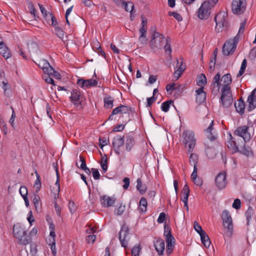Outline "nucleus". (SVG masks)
<instances>
[{"label":"nucleus","instance_id":"1","mask_svg":"<svg viewBox=\"0 0 256 256\" xmlns=\"http://www.w3.org/2000/svg\"><path fill=\"white\" fill-rule=\"evenodd\" d=\"M216 23V30L218 32H222L223 28L228 26V14L225 12H218L214 18Z\"/></svg>","mask_w":256,"mask_h":256},{"label":"nucleus","instance_id":"2","mask_svg":"<svg viewBox=\"0 0 256 256\" xmlns=\"http://www.w3.org/2000/svg\"><path fill=\"white\" fill-rule=\"evenodd\" d=\"M238 42V36H234L233 39L227 40L222 46L223 54L226 56L232 54L235 51Z\"/></svg>","mask_w":256,"mask_h":256},{"label":"nucleus","instance_id":"3","mask_svg":"<svg viewBox=\"0 0 256 256\" xmlns=\"http://www.w3.org/2000/svg\"><path fill=\"white\" fill-rule=\"evenodd\" d=\"M70 99L78 110H80L83 108V102L85 98L80 90H73L71 92Z\"/></svg>","mask_w":256,"mask_h":256},{"label":"nucleus","instance_id":"4","mask_svg":"<svg viewBox=\"0 0 256 256\" xmlns=\"http://www.w3.org/2000/svg\"><path fill=\"white\" fill-rule=\"evenodd\" d=\"M220 102L226 108L230 107L232 104L233 98L231 90H221Z\"/></svg>","mask_w":256,"mask_h":256},{"label":"nucleus","instance_id":"5","mask_svg":"<svg viewBox=\"0 0 256 256\" xmlns=\"http://www.w3.org/2000/svg\"><path fill=\"white\" fill-rule=\"evenodd\" d=\"M249 128L248 125L239 126L234 131V134L242 138L244 143L248 142L251 139V135L248 132Z\"/></svg>","mask_w":256,"mask_h":256},{"label":"nucleus","instance_id":"6","mask_svg":"<svg viewBox=\"0 0 256 256\" xmlns=\"http://www.w3.org/2000/svg\"><path fill=\"white\" fill-rule=\"evenodd\" d=\"M128 226L124 224L121 227L119 232L118 238L122 246L124 248H127L130 238L128 236L129 234Z\"/></svg>","mask_w":256,"mask_h":256},{"label":"nucleus","instance_id":"7","mask_svg":"<svg viewBox=\"0 0 256 256\" xmlns=\"http://www.w3.org/2000/svg\"><path fill=\"white\" fill-rule=\"evenodd\" d=\"M184 143L188 144V152H192L196 144L194 133L190 130H186L183 132Z\"/></svg>","mask_w":256,"mask_h":256},{"label":"nucleus","instance_id":"8","mask_svg":"<svg viewBox=\"0 0 256 256\" xmlns=\"http://www.w3.org/2000/svg\"><path fill=\"white\" fill-rule=\"evenodd\" d=\"M246 0H233L232 4V12L236 14H241L246 10Z\"/></svg>","mask_w":256,"mask_h":256},{"label":"nucleus","instance_id":"9","mask_svg":"<svg viewBox=\"0 0 256 256\" xmlns=\"http://www.w3.org/2000/svg\"><path fill=\"white\" fill-rule=\"evenodd\" d=\"M212 8L209 2H204L202 3L198 11V17L202 20H206L209 17Z\"/></svg>","mask_w":256,"mask_h":256},{"label":"nucleus","instance_id":"10","mask_svg":"<svg viewBox=\"0 0 256 256\" xmlns=\"http://www.w3.org/2000/svg\"><path fill=\"white\" fill-rule=\"evenodd\" d=\"M224 226L227 228L229 231L232 230V220L231 216L228 210H224L222 214Z\"/></svg>","mask_w":256,"mask_h":256},{"label":"nucleus","instance_id":"11","mask_svg":"<svg viewBox=\"0 0 256 256\" xmlns=\"http://www.w3.org/2000/svg\"><path fill=\"white\" fill-rule=\"evenodd\" d=\"M226 178V176L225 172H220L216 176L215 182L218 189L222 190L226 186L227 184Z\"/></svg>","mask_w":256,"mask_h":256},{"label":"nucleus","instance_id":"12","mask_svg":"<svg viewBox=\"0 0 256 256\" xmlns=\"http://www.w3.org/2000/svg\"><path fill=\"white\" fill-rule=\"evenodd\" d=\"M124 136H117L113 138L112 144L114 148V150L116 154H120V146L124 145Z\"/></svg>","mask_w":256,"mask_h":256},{"label":"nucleus","instance_id":"13","mask_svg":"<svg viewBox=\"0 0 256 256\" xmlns=\"http://www.w3.org/2000/svg\"><path fill=\"white\" fill-rule=\"evenodd\" d=\"M116 201L114 197H110L106 195H103L100 197V202L102 206L104 207L113 206Z\"/></svg>","mask_w":256,"mask_h":256},{"label":"nucleus","instance_id":"14","mask_svg":"<svg viewBox=\"0 0 256 256\" xmlns=\"http://www.w3.org/2000/svg\"><path fill=\"white\" fill-rule=\"evenodd\" d=\"M156 38L164 40L165 37L163 34L157 32H154L152 34V39L150 41L152 48H160L162 46V44H158L156 40Z\"/></svg>","mask_w":256,"mask_h":256},{"label":"nucleus","instance_id":"15","mask_svg":"<svg viewBox=\"0 0 256 256\" xmlns=\"http://www.w3.org/2000/svg\"><path fill=\"white\" fill-rule=\"evenodd\" d=\"M204 88L201 86L198 89L196 90V102L198 104L204 103L206 98V92L204 90Z\"/></svg>","mask_w":256,"mask_h":256},{"label":"nucleus","instance_id":"16","mask_svg":"<svg viewBox=\"0 0 256 256\" xmlns=\"http://www.w3.org/2000/svg\"><path fill=\"white\" fill-rule=\"evenodd\" d=\"M177 64L175 68H177L174 73V77L178 80L180 76L184 70L186 66L183 65L182 60L180 62H179L178 59H176Z\"/></svg>","mask_w":256,"mask_h":256},{"label":"nucleus","instance_id":"17","mask_svg":"<svg viewBox=\"0 0 256 256\" xmlns=\"http://www.w3.org/2000/svg\"><path fill=\"white\" fill-rule=\"evenodd\" d=\"M220 78V74L219 72L217 73L213 78V81L210 84V88L212 92H218L220 88V84L219 82Z\"/></svg>","mask_w":256,"mask_h":256},{"label":"nucleus","instance_id":"18","mask_svg":"<svg viewBox=\"0 0 256 256\" xmlns=\"http://www.w3.org/2000/svg\"><path fill=\"white\" fill-rule=\"evenodd\" d=\"M222 82H223L224 86L221 90H230V85L232 83V79L230 74L224 75L222 78Z\"/></svg>","mask_w":256,"mask_h":256},{"label":"nucleus","instance_id":"19","mask_svg":"<svg viewBox=\"0 0 256 256\" xmlns=\"http://www.w3.org/2000/svg\"><path fill=\"white\" fill-rule=\"evenodd\" d=\"M13 234L16 239L19 238L22 236L26 234V230L20 225L17 224L14 226Z\"/></svg>","mask_w":256,"mask_h":256},{"label":"nucleus","instance_id":"20","mask_svg":"<svg viewBox=\"0 0 256 256\" xmlns=\"http://www.w3.org/2000/svg\"><path fill=\"white\" fill-rule=\"evenodd\" d=\"M42 62L43 63V66L42 67V68L44 73V74L52 76V73L54 72V68L50 64L49 62L46 60H42Z\"/></svg>","mask_w":256,"mask_h":256},{"label":"nucleus","instance_id":"21","mask_svg":"<svg viewBox=\"0 0 256 256\" xmlns=\"http://www.w3.org/2000/svg\"><path fill=\"white\" fill-rule=\"evenodd\" d=\"M234 106L236 111L240 115L242 116L244 113L245 103L242 98L238 100V103H234Z\"/></svg>","mask_w":256,"mask_h":256},{"label":"nucleus","instance_id":"22","mask_svg":"<svg viewBox=\"0 0 256 256\" xmlns=\"http://www.w3.org/2000/svg\"><path fill=\"white\" fill-rule=\"evenodd\" d=\"M164 242L162 239H158L154 243V247L159 255H163L164 250Z\"/></svg>","mask_w":256,"mask_h":256},{"label":"nucleus","instance_id":"23","mask_svg":"<svg viewBox=\"0 0 256 256\" xmlns=\"http://www.w3.org/2000/svg\"><path fill=\"white\" fill-rule=\"evenodd\" d=\"M0 54L6 59L11 56L10 50L3 42H0Z\"/></svg>","mask_w":256,"mask_h":256},{"label":"nucleus","instance_id":"24","mask_svg":"<svg viewBox=\"0 0 256 256\" xmlns=\"http://www.w3.org/2000/svg\"><path fill=\"white\" fill-rule=\"evenodd\" d=\"M198 160V157L195 154H191L190 156L189 162L192 166H194V176L196 174V171H198L196 166Z\"/></svg>","mask_w":256,"mask_h":256},{"label":"nucleus","instance_id":"25","mask_svg":"<svg viewBox=\"0 0 256 256\" xmlns=\"http://www.w3.org/2000/svg\"><path fill=\"white\" fill-rule=\"evenodd\" d=\"M238 152H239L248 157L253 156L254 155V153L251 148L245 144L243 146L240 150H238Z\"/></svg>","mask_w":256,"mask_h":256},{"label":"nucleus","instance_id":"26","mask_svg":"<svg viewBox=\"0 0 256 256\" xmlns=\"http://www.w3.org/2000/svg\"><path fill=\"white\" fill-rule=\"evenodd\" d=\"M226 144L228 148H230L234 150V152H238V146L236 145V142L230 134V138L226 142Z\"/></svg>","mask_w":256,"mask_h":256},{"label":"nucleus","instance_id":"27","mask_svg":"<svg viewBox=\"0 0 256 256\" xmlns=\"http://www.w3.org/2000/svg\"><path fill=\"white\" fill-rule=\"evenodd\" d=\"M104 102L106 108H111L114 106V98L110 96H106L104 98Z\"/></svg>","mask_w":256,"mask_h":256},{"label":"nucleus","instance_id":"28","mask_svg":"<svg viewBox=\"0 0 256 256\" xmlns=\"http://www.w3.org/2000/svg\"><path fill=\"white\" fill-rule=\"evenodd\" d=\"M31 241V238L29 236H28L26 234L22 236L18 239V242L19 244L20 245H27L30 244Z\"/></svg>","mask_w":256,"mask_h":256},{"label":"nucleus","instance_id":"29","mask_svg":"<svg viewBox=\"0 0 256 256\" xmlns=\"http://www.w3.org/2000/svg\"><path fill=\"white\" fill-rule=\"evenodd\" d=\"M200 236L201 242L204 246L206 248H209L211 244V242L210 238L206 232L202 233V234L200 235Z\"/></svg>","mask_w":256,"mask_h":256},{"label":"nucleus","instance_id":"30","mask_svg":"<svg viewBox=\"0 0 256 256\" xmlns=\"http://www.w3.org/2000/svg\"><path fill=\"white\" fill-rule=\"evenodd\" d=\"M137 184L136 186L137 190L141 194H144L147 190V187L145 184H142V180L140 178H138L136 180Z\"/></svg>","mask_w":256,"mask_h":256},{"label":"nucleus","instance_id":"31","mask_svg":"<svg viewBox=\"0 0 256 256\" xmlns=\"http://www.w3.org/2000/svg\"><path fill=\"white\" fill-rule=\"evenodd\" d=\"M135 144V140L134 137L128 136H126V150L127 151H130L132 147Z\"/></svg>","mask_w":256,"mask_h":256},{"label":"nucleus","instance_id":"32","mask_svg":"<svg viewBox=\"0 0 256 256\" xmlns=\"http://www.w3.org/2000/svg\"><path fill=\"white\" fill-rule=\"evenodd\" d=\"M182 193V197L181 198V200L184 201H188V198L190 194V188L187 184L184 185Z\"/></svg>","mask_w":256,"mask_h":256},{"label":"nucleus","instance_id":"33","mask_svg":"<svg viewBox=\"0 0 256 256\" xmlns=\"http://www.w3.org/2000/svg\"><path fill=\"white\" fill-rule=\"evenodd\" d=\"M254 214V210L251 206H249L245 212V216L247 221V225L250 224V222L252 219V217Z\"/></svg>","mask_w":256,"mask_h":256},{"label":"nucleus","instance_id":"34","mask_svg":"<svg viewBox=\"0 0 256 256\" xmlns=\"http://www.w3.org/2000/svg\"><path fill=\"white\" fill-rule=\"evenodd\" d=\"M196 81L197 84L199 86H202L206 84L207 81L206 78L205 74H202L200 75H199L197 78Z\"/></svg>","mask_w":256,"mask_h":256},{"label":"nucleus","instance_id":"35","mask_svg":"<svg viewBox=\"0 0 256 256\" xmlns=\"http://www.w3.org/2000/svg\"><path fill=\"white\" fill-rule=\"evenodd\" d=\"M172 239L168 238L166 240V251L168 254H170L174 248V245L172 244Z\"/></svg>","mask_w":256,"mask_h":256},{"label":"nucleus","instance_id":"36","mask_svg":"<svg viewBox=\"0 0 256 256\" xmlns=\"http://www.w3.org/2000/svg\"><path fill=\"white\" fill-rule=\"evenodd\" d=\"M198 171H196V174L194 176V172H192L191 174V178L192 179V182H194L196 186H202V181L201 178H198L197 175Z\"/></svg>","mask_w":256,"mask_h":256},{"label":"nucleus","instance_id":"37","mask_svg":"<svg viewBox=\"0 0 256 256\" xmlns=\"http://www.w3.org/2000/svg\"><path fill=\"white\" fill-rule=\"evenodd\" d=\"M213 124H214V121L212 120L210 124V126H208V127L206 130V132L208 134V138L211 141H213L214 140H216V137L214 136H212V129Z\"/></svg>","mask_w":256,"mask_h":256},{"label":"nucleus","instance_id":"38","mask_svg":"<svg viewBox=\"0 0 256 256\" xmlns=\"http://www.w3.org/2000/svg\"><path fill=\"white\" fill-rule=\"evenodd\" d=\"M172 103H173V100H169L162 102L161 105L162 110L165 112H168L169 110L170 104Z\"/></svg>","mask_w":256,"mask_h":256},{"label":"nucleus","instance_id":"39","mask_svg":"<svg viewBox=\"0 0 256 256\" xmlns=\"http://www.w3.org/2000/svg\"><path fill=\"white\" fill-rule=\"evenodd\" d=\"M164 236H165L166 240L168 238H173L174 240V237H172L171 233V228L170 226H168L166 224H164Z\"/></svg>","mask_w":256,"mask_h":256},{"label":"nucleus","instance_id":"40","mask_svg":"<svg viewBox=\"0 0 256 256\" xmlns=\"http://www.w3.org/2000/svg\"><path fill=\"white\" fill-rule=\"evenodd\" d=\"M247 61L246 59H244L241 64V66L238 74H237V77H240L242 76L244 72V71L246 68Z\"/></svg>","mask_w":256,"mask_h":256},{"label":"nucleus","instance_id":"41","mask_svg":"<svg viewBox=\"0 0 256 256\" xmlns=\"http://www.w3.org/2000/svg\"><path fill=\"white\" fill-rule=\"evenodd\" d=\"M48 224H49V229L50 230V236H56L55 233V226L54 224H53L51 219L48 220L46 219Z\"/></svg>","mask_w":256,"mask_h":256},{"label":"nucleus","instance_id":"42","mask_svg":"<svg viewBox=\"0 0 256 256\" xmlns=\"http://www.w3.org/2000/svg\"><path fill=\"white\" fill-rule=\"evenodd\" d=\"M141 250L140 244L134 246L132 250V256H139Z\"/></svg>","mask_w":256,"mask_h":256},{"label":"nucleus","instance_id":"43","mask_svg":"<svg viewBox=\"0 0 256 256\" xmlns=\"http://www.w3.org/2000/svg\"><path fill=\"white\" fill-rule=\"evenodd\" d=\"M246 20H245L242 22L240 23L239 30L238 32V34L236 36H238L239 40H240V35L242 34H244V28L246 25Z\"/></svg>","mask_w":256,"mask_h":256},{"label":"nucleus","instance_id":"44","mask_svg":"<svg viewBox=\"0 0 256 256\" xmlns=\"http://www.w3.org/2000/svg\"><path fill=\"white\" fill-rule=\"evenodd\" d=\"M35 173L36 177V179L35 182V185L36 186V192H38L41 187L40 178L36 171Z\"/></svg>","mask_w":256,"mask_h":256},{"label":"nucleus","instance_id":"45","mask_svg":"<svg viewBox=\"0 0 256 256\" xmlns=\"http://www.w3.org/2000/svg\"><path fill=\"white\" fill-rule=\"evenodd\" d=\"M164 50H165V52L166 53H168V54L170 55V56L171 57V55H170V54L172 52V48H171V46H170V40H169V38H168L166 39V44L164 46Z\"/></svg>","mask_w":256,"mask_h":256},{"label":"nucleus","instance_id":"46","mask_svg":"<svg viewBox=\"0 0 256 256\" xmlns=\"http://www.w3.org/2000/svg\"><path fill=\"white\" fill-rule=\"evenodd\" d=\"M98 82L94 79H89L86 80V88H90L91 86H96Z\"/></svg>","mask_w":256,"mask_h":256},{"label":"nucleus","instance_id":"47","mask_svg":"<svg viewBox=\"0 0 256 256\" xmlns=\"http://www.w3.org/2000/svg\"><path fill=\"white\" fill-rule=\"evenodd\" d=\"M256 89L254 90L248 96L247 100L248 103H254V102L256 101Z\"/></svg>","mask_w":256,"mask_h":256},{"label":"nucleus","instance_id":"48","mask_svg":"<svg viewBox=\"0 0 256 256\" xmlns=\"http://www.w3.org/2000/svg\"><path fill=\"white\" fill-rule=\"evenodd\" d=\"M168 15L170 16H173L174 18H176L178 22H181L182 20V16L175 12H168Z\"/></svg>","mask_w":256,"mask_h":256},{"label":"nucleus","instance_id":"49","mask_svg":"<svg viewBox=\"0 0 256 256\" xmlns=\"http://www.w3.org/2000/svg\"><path fill=\"white\" fill-rule=\"evenodd\" d=\"M125 205L120 204L118 207L115 210V213L117 216H121L125 210Z\"/></svg>","mask_w":256,"mask_h":256},{"label":"nucleus","instance_id":"50","mask_svg":"<svg viewBox=\"0 0 256 256\" xmlns=\"http://www.w3.org/2000/svg\"><path fill=\"white\" fill-rule=\"evenodd\" d=\"M40 198L38 195V194H34V198L33 199V202L34 204L36 209V210H38L40 209Z\"/></svg>","mask_w":256,"mask_h":256},{"label":"nucleus","instance_id":"51","mask_svg":"<svg viewBox=\"0 0 256 256\" xmlns=\"http://www.w3.org/2000/svg\"><path fill=\"white\" fill-rule=\"evenodd\" d=\"M132 108L122 104V114H129L132 112Z\"/></svg>","mask_w":256,"mask_h":256},{"label":"nucleus","instance_id":"52","mask_svg":"<svg viewBox=\"0 0 256 256\" xmlns=\"http://www.w3.org/2000/svg\"><path fill=\"white\" fill-rule=\"evenodd\" d=\"M54 31L56 32V34L57 35V36L60 38L62 39L64 38V32L62 29L60 28L58 26H56L54 28Z\"/></svg>","mask_w":256,"mask_h":256},{"label":"nucleus","instance_id":"53","mask_svg":"<svg viewBox=\"0 0 256 256\" xmlns=\"http://www.w3.org/2000/svg\"><path fill=\"white\" fill-rule=\"evenodd\" d=\"M206 152L208 157L210 158H212L215 156V152L214 150L212 148H206Z\"/></svg>","mask_w":256,"mask_h":256},{"label":"nucleus","instance_id":"54","mask_svg":"<svg viewBox=\"0 0 256 256\" xmlns=\"http://www.w3.org/2000/svg\"><path fill=\"white\" fill-rule=\"evenodd\" d=\"M80 160L82 162L80 168L84 170H87L89 171V168L86 166L85 159L82 156H80Z\"/></svg>","mask_w":256,"mask_h":256},{"label":"nucleus","instance_id":"55","mask_svg":"<svg viewBox=\"0 0 256 256\" xmlns=\"http://www.w3.org/2000/svg\"><path fill=\"white\" fill-rule=\"evenodd\" d=\"M194 228L200 236L201 235L202 233L205 232L202 229V226L196 222H195L194 223Z\"/></svg>","mask_w":256,"mask_h":256},{"label":"nucleus","instance_id":"56","mask_svg":"<svg viewBox=\"0 0 256 256\" xmlns=\"http://www.w3.org/2000/svg\"><path fill=\"white\" fill-rule=\"evenodd\" d=\"M19 192L22 198L27 197L28 190L26 186H21L19 190Z\"/></svg>","mask_w":256,"mask_h":256},{"label":"nucleus","instance_id":"57","mask_svg":"<svg viewBox=\"0 0 256 256\" xmlns=\"http://www.w3.org/2000/svg\"><path fill=\"white\" fill-rule=\"evenodd\" d=\"M138 41L142 46H146L148 42L146 35H140Z\"/></svg>","mask_w":256,"mask_h":256},{"label":"nucleus","instance_id":"58","mask_svg":"<svg viewBox=\"0 0 256 256\" xmlns=\"http://www.w3.org/2000/svg\"><path fill=\"white\" fill-rule=\"evenodd\" d=\"M52 76H48L46 74H44L42 76V78L45 80V82L47 83H49L52 84L53 85H55L54 83V80L51 78Z\"/></svg>","mask_w":256,"mask_h":256},{"label":"nucleus","instance_id":"59","mask_svg":"<svg viewBox=\"0 0 256 256\" xmlns=\"http://www.w3.org/2000/svg\"><path fill=\"white\" fill-rule=\"evenodd\" d=\"M232 206L236 210H239L241 206V202L240 199L236 198L234 200Z\"/></svg>","mask_w":256,"mask_h":256},{"label":"nucleus","instance_id":"60","mask_svg":"<svg viewBox=\"0 0 256 256\" xmlns=\"http://www.w3.org/2000/svg\"><path fill=\"white\" fill-rule=\"evenodd\" d=\"M96 236L94 234L88 235L86 237V240L88 244H93L96 239Z\"/></svg>","mask_w":256,"mask_h":256},{"label":"nucleus","instance_id":"61","mask_svg":"<svg viewBox=\"0 0 256 256\" xmlns=\"http://www.w3.org/2000/svg\"><path fill=\"white\" fill-rule=\"evenodd\" d=\"M38 6L40 8V12L43 16L45 18H46L48 16V14H50V13L48 12L45 9V8L42 6V4H38Z\"/></svg>","mask_w":256,"mask_h":256},{"label":"nucleus","instance_id":"62","mask_svg":"<svg viewBox=\"0 0 256 256\" xmlns=\"http://www.w3.org/2000/svg\"><path fill=\"white\" fill-rule=\"evenodd\" d=\"M166 219V214L164 212L160 213L159 216L157 220V222L159 224H162L164 222Z\"/></svg>","mask_w":256,"mask_h":256},{"label":"nucleus","instance_id":"63","mask_svg":"<svg viewBox=\"0 0 256 256\" xmlns=\"http://www.w3.org/2000/svg\"><path fill=\"white\" fill-rule=\"evenodd\" d=\"M38 250L36 244H30V252L31 256H36Z\"/></svg>","mask_w":256,"mask_h":256},{"label":"nucleus","instance_id":"64","mask_svg":"<svg viewBox=\"0 0 256 256\" xmlns=\"http://www.w3.org/2000/svg\"><path fill=\"white\" fill-rule=\"evenodd\" d=\"M248 56L252 60L256 58V46L250 50L248 54Z\"/></svg>","mask_w":256,"mask_h":256}]
</instances>
